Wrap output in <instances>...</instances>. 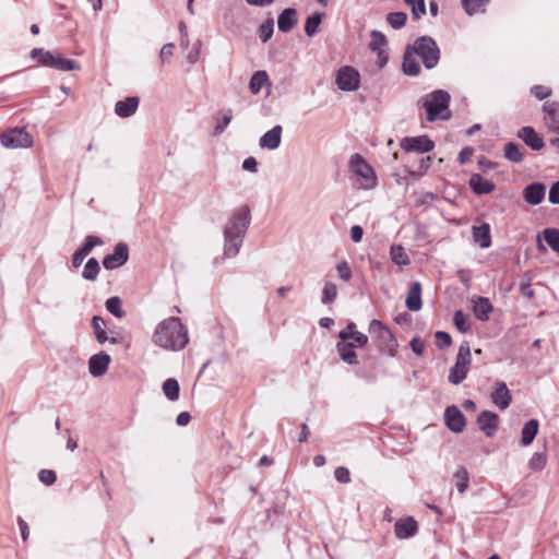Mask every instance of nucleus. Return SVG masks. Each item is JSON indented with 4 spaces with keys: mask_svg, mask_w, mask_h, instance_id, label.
Segmentation results:
<instances>
[{
    "mask_svg": "<svg viewBox=\"0 0 559 559\" xmlns=\"http://www.w3.org/2000/svg\"><path fill=\"white\" fill-rule=\"evenodd\" d=\"M152 342L167 350H180L189 342L188 331L179 318L170 317L156 325Z\"/></svg>",
    "mask_w": 559,
    "mask_h": 559,
    "instance_id": "nucleus-1",
    "label": "nucleus"
},
{
    "mask_svg": "<svg viewBox=\"0 0 559 559\" xmlns=\"http://www.w3.org/2000/svg\"><path fill=\"white\" fill-rule=\"evenodd\" d=\"M250 224V211L247 206L237 209L224 228V255L234 258L239 253L247 228Z\"/></svg>",
    "mask_w": 559,
    "mask_h": 559,
    "instance_id": "nucleus-2",
    "label": "nucleus"
},
{
    "mask_svg": "<svg viewBox=\"0 0 559 559\" xmlns=\"http://www.w3.org/2000/svg\"><path fill=\"white\" fill-rule=\"evenodd\" d=\"M423 106L426 109L427 120H448L451 118L449 109L450 94L443 90H437L421 99Z\"/></svg>",
    "mask_w": 559,
    "mask_h": 559,
    "instance_id": "nucleus-3",
    "label": "nucleus"
},
{
    "mask_svg": "<svg viewBox=\"0 0 559 559\" xmlns=\"http://www.w3.org/2000/svg\"><path fill=\"white\" fill-rule=\"evenodd\" d=\"M349 170L355 185L362 190H371L377 187V176L370 164L360 155L353 154L349 158Z\"/></svg>",
    "mask_w": 559,
    "mask_h": 559,
    "instance_id": "nucleus-4",
    "label": "nucleus"
},
{
    "mask_svg": "<svg viewBox=\"0 0 559 559\" xmlns=\"http://www.w3.org/2000/svg\"><path fill=\"white\" fill-rule=\"evenodd\" d=\"M29 56L31 58L36 59L39 64L59 71L67 72L80 70V64L76 61L64 58L55 51L44 50L43 48H33Z\"/></svg>",
    "mask_w": 559,
    "mask_h": 559,
    "instance_id": "nucleus-5",
    "label": "nucleus"
},
{
    "mask_svg": "<svg viewBox=\"0 0 559 559\" xmlns=\"http://www.w3.org/2000/svg\"><path fill=\"white\" fill-rule=\"evenodd\" d=\"M427 69L435 68L440 59V49L433 38L421 36L408 45Z\"/></svg>",
    "mask_w": 559,
    "mask_h": 559,
    "instance_id": "nucleus-6",
    "label": "nucleus"
},
{
    "mask_svg": "<svg viewBox=\"0 0 559 559\" xmlns=\"http://www.w3.org/2000/svg\"><path fill=\"white\" fill-rule=\"evenodd\" d=\"M471 364V346L468 342L464 341L459 346L455 364L450 369L449 382L454 385L462 383L467 377Z\"/></svg>",
    "mask_w": 559,
    "mask_h": 559,
    "instance_id": "nucleus-7",
    "label": "nucleus"
},
{
    "mask_svg": "<svg viewBox=\"0 0 559 559\" xmlns=\"http://www.w3.org/2000/svg\"><path fill=\"white\" fill-rule=\"evenodd\" d=\"M369 333L378 342L379 349L389 356H395L397 342L393 333L380 320L373 319L369 323Z\"/></svg>",
    "mask_w": 559,
    "mask_h": 559,
    "instance_id": "nucleus-8",
    "label": "nucleus"
},
{
    "mask_svg": "<svg viewBox=\"0 0 559 559\" xmlns=\"http://www.w3.org/2000/svg\"><path fill=\"white\" fill-rule=\"evenodd\" d=\"M335 84L343 92L357 91L360 85V74L354 67H341L335 75Z\"/></svg>",
    "mask_w": 559,
    "mask_h": 559,
    "instance_id": "nucleus-9",
    "label": "nucleus"
},
{
    "mask_svg": "<svg viewBox=\"0 0 559 559\" xmlns=\"http://www.w3.org/2000/svg\"><path fill=\"white\" fill-rule=\"evenodd\" d=\"M1 144L8 148L29 147L33 144L32 136L22 128H13L0 136Z\"/></svg>",
    "mask_w": 559,
    "mask_h": 559,
    "instance_id": "nucleus-10",
    "label": "nucleus"
},
{
    "mask_svg": "<svg viewBox=\"0 0 559 559\" xmlns=\"http://www.w3.org/2000/svg\"><path fill=\"white\" fill-rule=\"evenodd\" d=\"M400 146L407 153H428L435 148V142L428 135L406 136L400 142Z\"/></svg>",
    "mask_w": 559,
    "mask_h": 559,
    "instance_id": "nucleus-11",
    "label": "nucleus"
},
{
    "mask_svg": "<svg viewBox=\"0 0 559 559\" xmlns=\"http://www.w3.org/2000/svg\"><path fill=\"white\" fill-rule=\"evenodd\" d=\"M129 259V248L124 242L115 246L114 252L107 254L103 260V265L107 270H115L122 266Z\"/></svg>",
    "mask_w": 559,
    "mask_h": 559,
    "instance_id": "nucleus-12",
    "label": "nucleus"
},
{
    "mask_svg": "<svg viewBox=\"0 0 559 559\" xmlns=\"http://www.w3.org/2000/svg\"><path fill=\"white\" fill-rule=\"evenodd\" d=\"M542 110L547 129L559 134V103L546 102L543 104Z\"/></svg>",
    "mask_w": 559,
    "mask_h": 559,
    "instance_id": "nucleus-13",
    "label": "nucleus"
},
{
    "mask_svg": "<svg viewBox=\"0 0 559 559\" xmlns=\"http://www.w3.org/2000/svg\"><path fill=\"white\" fill-rule=\"evenodd\" d=\"M444 419L448 428L453 432H462L465 428V417L456 406H449L444 412Z\"/></svg>",
    "mask_w": 559,
    "mask_h": 559,
    "instance_id": "nucleus-14",
    "label": "nucleus"
},
{
    "mask_svg": "<svg viewBox=\"0 0 559 559\" xmlns=\"http://www.w3.org/2000/svg\"><path fill=\"white\" fill-rule=\"evenodd\" d=\"M283 129L280 124L274 126L271 130L266 131L259 140V146L264 150L274 151L280 147L282 143Z\"/></svg>",
    "mask_w": 559,
    "mask_h": 559,
    "instance_id": "nucleus-15",
    "label": "nucleus"
},
{
    "mask_svg": "<svg viewBox=\"0 0 559 559\" xmlns=\"http://www.w3.org/2000/svg\"><path fill=\"white\" fill-rule=\"evenodd\" d=\"M111 361V358L108 354L102 352L93 355L88 360V371L93 377L103 376Z\"/></svg>",
    "mask_w": 559,
    "mask_h": 559,
    "instance_id": "nucleus-16",
    "label": "nucleus"
},
{
    "mask_svg": "<svg viewBox=\"0 0 559 559\" xmlns=\"http://www.w3.org/2000/svg\"><path fill=\"white\" fill-rule=\"evenodd\" d=\"M370 37L369 48L378 53V60L382 67L386 63L388 60L386 56L384 55V48L388 45L386 37L379 31H372Z\"/></svg>",
    "mask_w": 559,
    "mask_h": 559,
    "instance_id": "nucleus-17",
    "label": "nucleus"
},
{
    "mask_svg": "<svg viewBox=\"0 0 559 559\" xmlns=\"http://www.w3.org/2000/svg\"><path fill=\"white\" fill-rule=\"evenodd\" d=\"M140 99L136 96H130L123 100H119L115 105V114L120 118H129L133 116L139 107Z\"/></svg>",
    "mask_w": 559,
    "mask_h": 559,
    "instance_id": "nucleus-18",
    "label": "nucleus"
},
{
    "mask_svg": "<svg viewBox=\"0 0 559 559\" xmlns=\"http://www.w3.org/2000/svg\"><path fill=\"white\" fill-rule=\"evenodd\" d=\"M491 401L502 411L510 406L512 395L504 382H498L496 384V389L491 393Z\"/></svg>",
    "mask_w": 559,
    "mask_h": 559,
    "instance_id": "nucleus-19",
    "label": "nucleus"
},
{
    "mask_svg": "<svg viewBox=\"0 0 559 559\" xmlns=\"http://www.w3.org/2000/svg\"><path fill=\"white\" fill-rule=\"evenodd\" d=\"M498 415L488 411L481 412L477 418V423L479 425L480 430L484 431L487 437H491L495 435L498 426Z\"/></svg>",
    "mask_w": 559,
    "mask_h": 559,
    "instance_id": "nucleus-20",
    "label": "nucleus"
},
{
    "mask_svg": "<svg viewBox=\"0 0 559 559\" xmlns=\"http://www.w3.org/2000/svg\"><path fill=\"white\" fill-rule=\"evenodd\" d=\"M394 532L400 539L409 538L417 532V522L413 518L401 519L396 521Z\"/></svg>",
    "mask_w": 559,
    "mask_h": 559,
    "instance_id": "nucleus-21",
    "label": "nucleus"
},
{
    "mask_svg": "<svg viewBox=\"0 0 559 559\" xmlns=\"http://www.w3.org/2000/svg\"><path fill=\"white\" fill-rule=\"evenodd\" d=\"M518 136L525 142L534 151L544 147V141L532 127H523L519 130Z\"/></svg>",
    "mask_w": 559,
    "mask_h": 559,
    "instance_id": "nucleus-22",
    "label": "nucleus"
},
{
    "mask_svg": "<svg viewBox=\"0 0 559 559\" xmlns=\"http://www.w3.org/2000/svg\"><path fill=\"white\" fill-rule=\"evenodd\" d=\"M546 194V187L540 182L528 185L524 189V200L531 205H538L542 203Z\"/></svg>",
    "mask_w": 559,
    "mask_h": 559,
    "instance_id": "nucleus-23",
    "label": "nucleus"
},
{
    "mask_svg": "<svg viewBox=\"0 0 559 559\" xmlns=\"http://www.w3.org/2000/svg\"><path fill=\"white\" fill-rule=\"evenodd\" d=\"M418 58L419 57H417L413 49L409 46H407L403 58V71L405 74L412 76L419 74L421 68L420 63L417 60Z\"/></svg>",
    "mask_w": 559,
    "mask_h": 559,
    "instance_id": "nucleus-24",
    "label": "nucleus"
},
{
    "mask_svg": "<svg viewBox=\"0 0 559 559\" xmlns=\"http://www.w3.org/2000/svg\"><path fill=\"white\" fill-rule=\"evenodd\" d=\"M469 187L476 194H487L495 190L496 186L492 181L485 179L479 174H473L469 178Z\"/></svg>",
    "mask_w": 559,
    "mask_h": 559,
    "instance_id": "nucleus-25",
    "label": "nucleus"
},
{
    "mask_svg": "<svg viewBox=\"0 0 559 559\" xmlns=\"http://www.w3.org/2000/svg\"><path fill=\"white\" fill-rule=\"evenodd\" d=\"M405 302L407 309L411 311H418L421 309V285L419 282L412 283Z\"/></svg>",
    "mask_w": 559,
    "mask_h": 559,
    "instance_id": "nucleus-26",
    "label": "nucleus"
},
{
    "mask_svg": "<svg viewBox=\"0 0 559 559\" xmlns=\"http://www.w3.org/2000/svg\"><path fill=\"white\" fill-rule=\"evenodd\" d=\"M297 23V11L293 8H287L282 11L277 19V27L283 33H288Z\"/></svg>",
    "mask_w": 559,
    "mask_h": 559,
    "instance_id": "nucleus-27",
    "label": "nucleus"
},
{
    "mask_svg": "<svg viewBox=\"0 0 559 559\" xmlns=\"http://www.w3.org/2000/svg\"><path fill=\"white\" fill-rule=\"evenodd\" d=\"M473 239L480 248L486 249L491 246L490 226L483 224L480 226H474L472 229Z\"/></svg>",
    "mask_w": 559,
    "mask_h": 559,
    "instance_id": "nucleus-28",
    "label": "nucleus"
},
{
    "mask_svg": "<svg viewBox=\"0 0 559 559\" xmlns=\"http://www.w3.org/2000/svg\"><path fill=\"white\" fill-rule=\"evenodd\" d=\"M492 311V305L486 297H478L474 300L473 312L480 321H487Z\"/></svg>",
    "mask_w": 559,
    "mask_h": 559,
    "instance_id": "nucleus-29",
    "label": "nucleus"
},
{
    "mask_svg": "<svg viewBox=\"0 0 559 559\" xmlns=\"http://www.w3.org/2000/svg\"><path fill=\"white\" fill-rule=\"evenodd\" d=\"M336 348L341 359L348 365H357L358 358L349 344H347V340H340L336 344Z\"/></svg>",
    "mask_w": 559,
    "mask_h": 559,
    "instance_id": "nucleus-30",
    "label": "nucleus"
},
{
    "mask_svg": "<svg viewBox=\"0 0 559 559\" xmlns=\"http://www.w3.org/2000/svg\"><path fill=\"white\" fill-rule=\"evenodd\" d=\"M539 424L536 419H530L525 423L521 432V443L524 447L530 445L538 432Z\"/></svg>",
    "mask_w": 559,
    "mask_h": 559,
    "instance_id": "nucleus-31",
    "label": "nucleus"
},
{
    "mask_svg": "<svg viewBox=\"0 0 559 559\" xmlns=\"http://www.w3.org/2000/svg\"><path fill=\"white\" fill-rule=\"evenodd\" d=\"M265 85H270L269 75L266 71L260 70L254 72L249 82L250 92L253 95H257Z\"/></svg>",
    "mask_w": 559,
    "mask_h": 559,
    "instance_id": "nucleus-32",
    "label": "nucleus"
},
{
    "mask_svg": "<svg viewBox=\"0 0 559 559\" xmlns=\"http://www.w3.org/2000/svg\"><path fill=\"white\" fill-rule=\"evenodd\" d=\"M92 325H93V329H94V333H95L96 340L100 344H103V343H105L107 341H109L112 344L118 343L117 338H115V337L109 338L107 336V333L105 331L106 323H105L103 318L95 316L93 318V320H92Z\"/></svg>",
    "mask_w": 559,
    "mask_h": 559,
    "instance_id": "nucleus-33",
    "label": "nucleus"
},
{
    "mask_svg": "<svg viewBox=\"0 0 559 559\" xmlns=\"http://www.w3.org/2000/svg\"><path fill=\"white\" fill-rule=\"evenodd\" d=\"M322 19V13H313L307 17L305 23V33L307 34V36L313 37L319 32Z\"/></svg>",
    "mask_w": 559,
    "mask_h": 559,
    "instance_id": "nucleus-34",
    "label": "nucleus"
},
{
    "mask_svg": "<svg viewBox=\"0 0 559 559\" xmlns=\"http://www.w3.org/2000/svg\"><path fill=\"white\" fill-rule=\"evenodd\" d=\"M489 0H462V7L468 15L485 12Z\"/></svg>",
    "mask_w": 559,
    "mask_h": 559,
    "instance_id": "nucleus-35",
    "label": "nucleus"
},
{
    "mask_svg": "<svg viewBox=\"0 0 559 559\" xmlns=\"http://www.w3.org/2000/svg\"><path fill=\"white\" fill-rule=\"evenodd\" d=\"M391 260L397 265H408L409 258L401 245H393L390 249Z\"/></svg>",
    "mask_w": 559,
    "mask_h": 559,
    "instance_id": "nucleus-36",
    "label": "nucleus"
},
{
    "mask_svg": "<svg viewBox=\"0 0 559 559\" xmlns=\"http://www.w3.org/2000/svg\"><path fill=\"white\" fill-rule=\"evenodd\" d=\"M543 239L557 253H559V229L545 228L542 233Z\"/></svg>",
    "mask_w": 559,
    "mask_h": 559,
    "instance_id": "nucleus-37",
    "label": "nucleus"
},
{
    "mask_svg": "<svg viewBox=\"0 0 559 559\" xmlns=\"http://www.w3.org/2000/svg\"><path fill=\"white\" fill-rule=\"evenodd\" d=\"M179 391V383L176 379L169 378L163 383V392L169 401H177Z\"/></svg>",
    "mask_w": 559,
    "mask_h": 559,
    "instance_id": "nucleus-38",
    "label": "nucleus"
},
{
    "mask_svg": "<svg viewBox=\"0 0 559 559\" xmlns=\"http://www.w3.org/2000/svg\"><path fill=\"white\" fill-rule=\"evenodd\" d=\"M504 157L513 163H521L523 154L519 144L509 142L504 145Z\"/></svg>",
    "mask_w": 559,
    "mask_h": 559,
    "instance_id": "nucleus-39",
    "label": "nucleus"
},
{
    "mask_svg": "<svg viewBox=\"0 0 559 559\" xmlns=\"http://www.w3.org/2000/svg\"><path fill=\"white\" fill-rule=\"evenodd\" d=\"M99 263L95 258H91L87 260L82 276L87 281H95L99 273Z\"/></svg>",
    "mask_w": 559,
    "mask_h": 559,
    "instance_id": "nucleus-40",
    "label": "nucleus"
},
{
    "mask_svg": "<svg viewBox=\"0 0 559 559\" xmlns=\"http://www.w3.org/2000/svg\"><path fill=\"white\" fill-rule=\"evenodd\" d=\"M337 296V287L332 282H326L322 289L321 302L324 305L331 304Z\"/></svg>",
    "mask_w": 559,
    "mask_h": 559,
    "instance_id": "nucleus-41",
    "label": "nucleus"
},
{
    "mask_svg": "<svg viewBox=\"0 0 559 559\" xmlns=\"http://www.w3.org/2000/svg\"><path fill=\"white\" fill-rule=\"evenodd\" d=\"M454 478L456 479V488L459 492L464 493L469 483L467 471L464 467L459 468L454 474Z\"/></svg>",
    "mask_w": 559,
    "mask_h": 559,
    "instance_id": "nucleus-42",
    "label": "nucleus"
},
{
    "mask_svg": "<svg viewBox=\"0 0 559 559\" xmlns=\"http://www.w3.org/2000/svg\"><path fill=\"white\" fill-rule=\"evenodd\" d=\"M107 310L115 316L116 318L124 317V311L122 310L121 300L119 297H110L106 301Z\"/></svg>",
    "mask_w": 559,
    "mask_h": 559,
    "instance_id": "nucleus-43",
    "label": "nucleus"
},
{
    "mask_svg": "<svg viewBox=\"0 0 559 559\" xmlns=\"http://www.w3.org/2000/svg\"><path fill=\"white\" fill-rule=\"evenodd\" d=\"M386 21L392 28L400 29L405 25L407 21V15L404 12L389 13L386 16Z\"/></svg>",
    "mask_w": 559,
    "mask_h": 559,
    "instance_id": "nucleus-44",
    "label": "nucleus"
},
{
    "mask_svg": "<svg viewBox=\"0 0 559 559\" xmlns=\"http://www.w3.org/2000/svg\"><path fill=\"white\" fill-rule=\"evenodd\" d=\"M411 8L414 20H419L426 13L425 0H404Z\"/></svg>",
    "mask_w": 559,
    "mask_h": 559,
    "instance_id": "nucleus-45",
    "label": "nucleus"
},
{
    "mask_svg": "<svg viewBox=\"0 0 559 559\" xmlns=\"http://www.w3.org/2000/svg\"><path fill=\"white\" fill-rule=\"evenodd\" d=\"M274 21L273 19L266 20L259 27V37L263 43H266L273 35Z\"/></svg>",
    "mask_w": 559,
    "mask_h": 559,
    "instance_id": "nucleus-46",
    "label": "nucleus"
},
{
    "mask_svg": "<svg viewBox=\"0 0 559 559\" xmlns=\"http://www.w3.org/2000/svg\"><path fill=\"white\" fill-rule=\"evenodd\" d=\"M231 119H233V110L231 109L224 110L222 112L221 119H218V121L214 128V133L221 134L228 127Z\"/></svg>",
    "mask_w": 559,
    "mask_h": 559,
    "instance_id": "nucleus-47",
    "label": "nucleus"
},
{
    "mask_svg": "<svg viewBox=\"0 0 559 559\" xmlns=\"http://www.w3.org/2000/svg\"><path fill=\"white\" fill-rule=\"evenodd\" d=\"M453 320L459 331L466 333L469 330L468 317L463 311L457 310Z\"/></svg>",
    "mask_w": 559,
    "mask_h": 559,
    "instance_id": "nucleus-48",
    "label": "nucleus"
},
{
    "mask_svg": "<svg viewBox=\"0 0 559 559\" xmlns=\"http://www.w3.org/2000/svg\"><path fill=\"white\" fill-rule=\"evenodd\" d=\"M547 463V457L544 453L536 452L533 454L528 462V466L533 471H542Z\"/></svg>",
    "mask_w": 559,
    "mask_h": 559,
    "instance_id": "nucleus-49",
    "label": "nucleus"
},
{
    "mask_svg": "<svg viewBox=\"0 0 559 559\" xmlns=\"http://www.w3.org/2000/svg\"><path fill=\"white\" fill-rule=\"evenodd\" d=\"M431 163H432V157L431 156L423 157L419 160L418 169H416V170H408V174L411 176L421 177L430 168Z\"/></svg>",
    "mask_w": 559,
    "mask_h": 559,
    "instance_id": "nucleus-50",
    "label": "nucleus"
},
{
    "mask_svg": "<svg viewBox=\"0 0 559 559\" xmlns=\"http://www.w3.org/2000/svg\"><path fill=\"white\" fill-rule=\"evenodd\" d=\"M103 243L104 242L99 237L90 235L85 238V242L80 250L88 254L96 246H102Z\"/></svg>",
    "mask_w": 559,
    "mask_h": 559,
    "instance_id": "nucleus-51",
    "label": "nucleus"
},
{
    "mask_svg": "<svg viewBox=\"0 0 559 559\" xmlns=\"http://www.w3.org/2000/svg\"><path fill=\"white\" fill-rule=\"evenodd\" d=\"M435 337H436V345L440 349L447 348L451 345L452 340H451L450 334L447 332L438 331L436 333Z\"/></svg>",
    "mask_w": 559,
    "mask_h": 559,
    "instance_id": "nucleus-52",
    "label": "nucleus"
},
{
    "mask_svg": "<svg viewBox=\"0 0 559 559\" xmlns=\"http://www.w3.org/2000/svg\"><path fill=\"white\" fill-rule=\"evenodd\" d=\"M531 93L537 98V99H546L551 95V88L544 85H534L531 88Z\"/></svg>",
    "mask_w": 559,
    "mask_h": 559,
    "instance_id": "nucleus-53",
    "label": "nucleus"
},
{
    "mask_svg": "<svg viewBox=\"0 0 559 559\" xmlns=\"http://www.w3.org/2000/svg\"><path fill=\"white\" fill-rule=\"evenodd\" d=\"M336 270L343 281L348 282L352 278V270L346 261L337 263Z\"/></svg>",
    "mask_w": 559,
    "mask_h": 559,
    "instance_id": "nucleus-54",
    "label": "nucleus"
},
{
    "mask_svg": "<svg viewBox=\"0 0 559 559\" xmlns=\"http://www.w3.org/2000/svg\"><path fill=\"white\" fill-rule=\"evenodd\" d=\"M38 478L43 484L49 486L56 481L57 476L56 473L51 469H41L38 474Z\"/></svg>",
    "mask_w": 559,
    "mask_h": 559,
    "instance_id": "nucleus-55",
    "label": "nucleus"
},
{
    "mask_svg": "<svg viewBox=\"0 0 559 559\" xmlns=\"http://www.w3.org/2000/svg\"><path fill=\"white\" fill-rule=\"evenodd\" d=\"M334 476L336 480L342 484H347L350 481V474L346 467H337L334 472Z\"/></svg>",
    "mask_w": 559,
    "mask_h": 559,
    "instance_id": "nucleus-56",
    "label": "nucleus"
},
{
    "mask_svg": "<svg viewBox=\"0 0 559 559\" xmlns=\"http://www.w3.org/2000/svg\"><path fill=\"white\" fill-rule=\"evenodd\" d=\"M355 333H358L356 324L354 322H349L346 329L340 332L338 337L340 340H349Z\"/></svg>",
    "mask_w": 559,
    "mask_h": 559,
    "instance_id": "nucleus-57",
    "label": "nucleus"
},
{
    "mask_svg": "<svg viewBox=\"0 0 559 559\" xmlns=\"http://www.w3.org/2000/svg\"><path fill=\"white\" fill-rule=\"evenodd\" d=\"M548 200L551 204H559V181L551 185Z\"/></svg>",
    "mask_w": 559,
    "mask_h": 559,
    "instance_id": "nucleus-58",
    "label": "nucleus"
},
{
    "mask_svg": "<svg viewBox=\"0 0 559 559\" xmlns=\"http://www.w3.org/2000/svg\"><path fill=\"white\" fill-rule=\"evenodd\" d=\"M174 49H175V45L173 43H168L166 45L163 46V48L160 49V53H159V57H160V60H162V63H165V61L173 56L174 53Z\"/></svg>",
    "mask_w": 559,
    "mask_h": 559,
    "instance_id": "nucleus-59",
    "label": "nucleus"
},
{
    "mask_svg": "<svg viewBox=\"0 0 559 559\" xmlns=\"http://www.w3.org/2000/svg\"><path fill=\"white\" fill-rule=\"evenodd\" d=\"M362 236H364V230H362L361 226L354 225L350 227V238L355 243L360 242L362 239Z\"/></svg>",
    "mask_w": 559,
    "mask_h": 559,
    "instance_id": "nucleus-60",
    "label": "nucleus"
},
{
    "mask_svg": "<svg viewBox=\"0 0 559 559\" xmlns=\"http://www.w3.org/2000/svg\"><path fill=\"white\" fill-rule=\"evenodd\" d=\"M242 168L250 173H255L258 170V162L254 157H247L242 163Z\"/></svg>",
    "mask_w": 559,
    "mask_h": 559,
    "instance_id": "nucleus-61",
    "label": "nucleus"
},
{
    "mask_svg": "<svg viewBox=\"0 0 559 559\" xmlns=\"http://www.w3.org/2000/svg\"><path fill=\"white\" fill-rule=\"evenodd\" d=\"M201 41L198 40L193 49L188 53L187 59L190 63H195L200 56Z\"/></svg>",
    "mask_w": 559,
    "mask_h": 559,
    "instance_id": "nucleus-62",
    "label": "nucleus"
},
{
    "mask_svg": "<svg viewBox=\"0 0 559 559\" xmlns=\"http://www.w3.org/2000/svg\"><path fill=\"white\" fill-rule=\"evenodd\" d=\"M411 347L413 349V352L417 355H421L423 352H424V348H425V344L423 341H420L419 338L417 337H414L412 341H411Z\"/></svg>",
    "mask_w": 559,
    "mask_h": 559,
    "instance_id": "nucleus-63",
    "label": "nucleus"
},
{
    "mask_svg": "<svg viewBox=\"0 0 559 559\" xmlns=\"http://www.w3.org/2000/svg\"><path fill=\"white\" fill-rule=\"evenodd\" d=\"M87 257L86 253H84L83 251H81L80 249H78L74 254H73V258H72V264L74 267H79L84 259Z\"/></svg>",
    "mask_w": 559,
    "mask_h": 559,
    "instance_id": "nucleus-64",
    "label": "nucleus"
}]
</instances>
